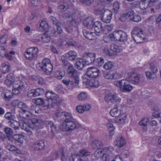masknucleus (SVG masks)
Instances as JSON below:
<instances>
[{
    "instance_id": "obj_1",
    "label": "nucleus",
    "mask_w": 161,
    "mask_h": 161,
    "mask_svg": "<svg viewBox=\"0 0 161 161\" xmlns=\"http://www.w3.org/2000/svg\"><path fill=\"white\" fill-rule=\"evenodd\" d=\"M36 68L42 70L47 75H49L52 72L53 66L49 59L45 58L43 60L42 63H39L36 64Z\"/></svg>"
},
{
    "instance_id": "obj_2",
    "label": "nucleus",
    "mask_w": 161,
    "mask_h": 161,
    "mask_svg": "<svg viewBox=\"0 0 161 161\" xmlns=\"http://www.w3.org/2000/svg\"><path fill=\"white\" fill-rule=\"evenodd\" d=\"M131 33L134 40L137 43L143 42L145 38L144 31L139 27H134Z\"/></svg>"
},
{
    "instance_id": "obj_3",
    "label": "nucleus",
    "mask_w": 161,
    "mask_h": 161,
    "mask_svg": "<svg viewBox=\"0 0 161 161\" xmlns=\"http://www.w3.org/2000/svg\"><path fill=\"white\" fill-rule=\"evenodd\" d=\"M114 84L123 92H129L133 88V86L130 84V82L127 79L115 81L114 82Z\"/></svg>"
},
{
    "instance_id": "obj_4",
    "label": "nucleus",
    "mask_w": 161,
    "mask_h": 161,
    "mask_svg": "<svg viewBox=\"0 0 161 161\" xmlns=\"http://www.w3.org/2000/svg\"><path fill=\"white\" fill-rule=\"evenodd\" d=\"M46 96L47 98V108H54L57 105V100L58 96L52 91H48L46 93Z\"/></svg>"
},
{
    "instance_id": "obj_5",
    "label": "nucleus",
    "mask_w": 161,
    "mask_h": 161,
    "mask_svg": "<svg viewBox=\"0 0 161 161\" xmlns=\"http://www.w3.org/2000/svg\"><path fill=\"white\" fill-rule=\"evenodd\" d=\"M119 111L117 108V105H115L114 107L111 109L110 111V114L111 116L114 117H118L116 122L119 124H123L124 123V121L126 119V114H121L120 113L118 114Z\"/></svg>"
},
{
    "instance_id": "obj_6",
    "label": "nucleus",
    "mask_w": 161,
    "mask_h": 161,
    "mask_svg": "<svg viewBox=\"0 0 161 161\" xmlns=\"http://www.w3.org/2000/svg\"><path fill=\"white\" fill-rule=\"evenodd\" d=\"M12 91L14 94L17 95L21 93L25 88L24 82L20 80L14 81L13 84Z\"/></svg>"
},
{
    "instance_id": "obj_7",
    "label": "nucleus",
    "mask_w": 161,
    "mask_h": 161,
    "mask_svg": "<svg viewBox=\"0 0 161 161\" xmlns=\"http://www.w3.org/2000/svg\"><path fill=\"white\" fill-rule=\"evenodd\" d=\"M29 121L30 125L29 128H28L25 130L27 132L28 135L31 136L32 135L33 133L31 130V129H33L37 130L40 129L41 126L40 122H39V120L37 119H30Z\"/></svg>"
},
{
    "instance_id": "obj_8",
    "label": "nucleus",
    "mask_w": 161,
    "mask_h": 161,
    "mask_svg": "<svg viewBox=\"0 0 161 161\" xmlns=\"http://www.w3.org/2000/svg\"><path fill=\"white\" fill-rule=\"evenodd\" d=\"M38 54V48L36 47H31L26 50L25 55L28 59L33 60L36 58Z\"/></svg>"
},
{
    "instance_id": "obj_9",
    "label": "nucleus",
    "mask_w": 161,
    "mask_h": 161,
    "mask_svg": "<svg viewBox=\"0 0 161 161\" xmlns=\"http://www.w3.org/2000/svg\"><path fill=\"white\" fill-rule=\"evenodd\" d=\"M79 77L70 78L69 79H64L62 82L70 88H73L79 84Z\"/></svg>"
},
{
    "instance_id": "obj_10",
    "label": "nucleus",
    "mask_w": 161,
    "mask_h": 161,
    "mask_svg": "<svg viewBox=\"0 0 161 161\" xmlns=\"http://www.w3.org/2000/svg\"><path fill=\"white\" fill-rule=\"evenodd\" d=\"M62 126V130L64 131L72 130L76 127V122L75 120L66 121L63 123Z\"/></svg>"
},
{
    "instance_id": "obj_11",
    "label": "nucleus",
    "mask_w": 161,
    "mask_h": 161,
    "mask_svg": "<svg viewBox=\"0 0 161 161\" xmlns=\"http://www.w3.org/2000/svg\"><path fill=\"white\" fill-rule=\"evenodd\" d=\"M126 78L127 80L133 84H137L140 81V75L133 72L128 73Z\"/></svg>"
},
{
    "instance_id": "obj_12",
    "label": "nucleus",
    "mask_w": 161,
    "mask_h": 161,
    "mask_svg": "<svg viewBox=\"0 0 161 161\" xmlns=\"http://www.w3.org/2000/svg\"><path fill=\"white\" fill-rule=\"evenodd\" d=\"M100 70L95 67H90L86 69V75L92 78H96L99 75Z\"/></svg>"
},
{
    "instance_id": "obj_13",
    "label": "nucleus",
    "mask_w": 161,
    "mask_h": 161,
    "mask_svg": "<svg viewBox=\"0 0 161 161\" xmlns=\"http://www.w3.org/2000/svg\"><path fill=\"white\" fill-rule=\"evenodd\" d=\"M104 99L105 101L113 103H119L121 100V98L116 93H110L106 94Z\"/></svg>"
},
{
    "instance_id": "obj_14",
    "label": "nucleus",
    "mask_w": 161,
    "mask_h": 161,
    "mask_svg": "<svg viewBox=\"0 0 161 161\" xmlns=\"http://www.w3.org/2000/svg\"><path fill=\"white\" fill-rule=\"evenodd\" d=\"M96 54L93 53H85L83 54V58L85 64H90L94 62L95 60Z\"/></svg>"
},
{
    "instance_id": "obj_15",
    "label": "nucleus",
    "mask_w": 161,
    "mask_h": 161,
    "mask_svg": "<svg viewBox=\"0 0 161 161\" xmlns=\"http://www.w3.org/2000/svg\"><path fill=\"white\" fill-rule=\"evenodd\" d=\"M18 106L24 112L23 117L25 119H29L31 117V114L28 112L29 110V107L25 103L20 102L18 103Z\"/></svg>"
},
{
    "instance_id": "obj_16",
    "label": "nucleus",
    "mask_w": 161,
    "mask_h": 161,
    "mask_svg": "<svg viewBox=\"0 0 161 161\" xmlns=\"http://www.w3.org/2000/svg\"><path fill=\"white\" fill-rule=\"evenodd\" d=\"M112 12L109 9H106L102 14L101 20L106 23H109L112 19Z\"/></svg>"
},
{
    "instance_id": "obj_17",
    "label": "nucleus",
    "mask_w": 161,
    "mask_h": 161,
    "mask_svg": "<svg viewBox=\"0 0 161 161\" xmlns=\"http://www.w3.org/2000/svg\"><path fill=\"white\" fill-rule=\"evenodd\" d=\"M44 93V90L41 88H37L36 90H30L27 93V95L29 97H36L42 95Z\"/></svg>"
},
{
    "instance_id": "obj_18",
    "label": "nucleus",
    "mask_w": 161,
    "mask_h": 161,
    "mask_svg": "<svg viewBox=\"0 0 161 161\" xmlns=\"http://www.w3.org/2000/svg\"><path fill=\"white\" fill-rule=\"evenodd\" d=\"M67 73L70 78L79 77L78 72L74 68L73 65H70L68 67L67 70Z\"/></svg>"
},
{
    "instance_id": "obj_19",
    "label": "nucleus",
    "mask_w": 161,
    "mask_h": 161,
    "mask_svg": "<svg viewBox=\"0 0 161 161\" xmlns=\"http://www.w3.org/2000/svg\"><path fill=\"white\" fill-rule=\"evenodd\" d=\"M83 82L86 84L88 87H97L99 85V81L96 80H91L87 79H84Z\"/></svg>"
},
{
    "instance_id": "obj_20",
    "label": "nucleus",
    "mask_w": 161,
    "mask_h": 161,
    "mask_svg": "<svg viewBox=\"0 0 161 161\" xmlns=\"http://www.w3.org/2000/svg\"><path fill=\"white\" fill-rule=\"evenodd\" d=\"M95 23L92 17H89L84 21L83 24L84 26L87 29H91L94 27Z\"/></svg>"
},
{
    "instance_id": "obj_21",
    "label": "nucleus",
    "mask_w": 161,
    "mask_h": 161,
    "mask_svg": "<svg viewBox=\"0 0 161 161\" xmlns=\"http://www.w3.org/2000/svg\"><path fill=\"white\" fill-rule=\"evenodd\" d=\"M76 25V20L73 19L70 21L68 25L64 26V27L68 33H72V32L75 30Z\"/></svg>"
},
{
    "instance_id": "obj_22",
    "label": "nucleus",
    "mask_w": 161,
    "mask_h": 161,
    "mask_svg": "<svg viewBox=\"0 0 161 161\" xmlns=\"http://www.w3.org/2000/svg\"><path fill=\"white\" fill-rule=\"evenodd\" d=\"M149 119L148 118H144L139 122V125L142 126V131L146 132L147 131V127L149 123Z\"/></svg>"
},
{
    "instance_id": "obj_23",
    "label": "nucleus",
    "mask_w": 161,
    "mask_h": 161,
    "mask_svg": "<svg viewBox=\"0 0 161 161\" xmlns=\"http://www.w3.org/2000/svg\"><path fill=\"white\" fill-rule=\"evenodd\" d=\"M56 155L57 157L60 156L61 160L62 161H67L69 157L68 153L63 148H62L58 151L56 153Z\"/></svg>"
},
{
    "instance_id": "obj_24",
    "label": "nucleus",
    "mask_w": 161,
    "mask_h": 161,
    "mask_svg": "<svg viewBox=\"0 0 161 161\" xmlns=\"http://www.w3.org/2000/svg\"><path fill=\"white\" fill-rule=\"evenodd\" d=\"M126 140L122 136L117 137L114 142V145L120 148L124 146L126 144Z\"/></svg>"
},
{
    "instance_id": "obj_25",
    "label": "nucleus",
    "mask_w": 161,
    "mask_h": 161,
    "mask_svg": "<svg viewBox=\"0 0 161 161\" xmlns=\"http://www.w3.org/2000/svg\"><path fill=\"white\" fill-rule=\"evenodd\" d=\"M103 27V24L100 22H95L93 28L97 35L99 36L102 34Z\"/></svg>"
},
{
    "instance_id": "obj_26",
    "label": "nucleus",
    "mask_w": 161,
    "mask_h": 161,
    "mask_svg": "<svg viewBox=\"0 0 161 161\" xmlns=\"http://www.w3.org/2000/svg\"><path fill=\"white\" fill-rule=\"evenodd\" d=\"M65 57L71 61H74L77 56V53L73 50L69 51L65 54Z\"/></svg>"
},
{
    "instance_id": "obj_27",
    "label": "nucleus",
    "mask_w": 161,
    "mask_h": 161,
    "mask_svg": "<svg viewBox=\"0 0 161 161\" xmlns=\"http://www.w3.org/2000/svg\"><path fill=\"white\" fill-rule=\"evenodd\" d=\"M10 66L8 62L3 63L1 64L0 69L1 72L3 74L8 73L10 69Z\"/></svg>"
},
{
    "instance_id": "obj_28",
    "label": "nucleus",
    "mask_w": 161,
    "mask_h": 161,
    "mask_svg": "<svg viewBox=\"0 0 161 161\" xmlns=\"http://www.w3.org/2000/svg\"><path fill=\"white\" fill-rule=\"evenodd\" d=\"M45 146V144L43 141H38L36 142L34 144V147L36 150H42Z\"/></svg>"
},
{
    "instance_id": "obj_29",
    "label": "nucleus",
    "mask_w": 161,
    "mask_h": 161,
    "mask_svg": "<svg viewBox=\"0 0 161 161\" xmlns=\"http://www.w3.org/2000/svg\"><path fill=\"white\" fill-rule=\"evenodd\" d=\"M13 92L8 90H4L1 94V96L6 99L8 100L11 98L13 96Z\"/></svg>"
},
{
    "instance_id": "obj_30",
    "label": "nucleus",
    "mask_w": 161,
    "mask_h": 161,
    "mask_svg": "<svg viewBox=\"0 0 161 161\" xmlns=\"http://www.w3.org/2000/svg\"><path fill=\"white\" fill-rule=\"evenodd\" d=\"M37 26L39 27V30L43 31H47L48 29V26L47 23L45 21H42L40 23L37 25Z\"/></svg>"
},
{
    "instance_id": "obj_31",
    "label": "nucleus",
    "mask_w": 161,
    "mask_h": 161,
    "mask_svg": "<svg viewBox=\"0 0 161 161\" xmlns=\"http://www.w3.org/2000/svg\"><path fill=\"white\" fill-rule=\"evenodd\" d=\"M139 7L142 9H144L148 7H151L149 0H141L139 3Z\"/></svg>"
},
{
    "instance_id": "obj_32",
    "label": "nucleus",
    "mask_w": 161,
    "mask_h": 161,
    "mask_svg": "<svg viewBox=\"0 0 161 161\" xmlns=\"http://www.w3.org/2000/svg\"><path fill=\"white\" fill-rule=\"evenodd\" d=\"M82 32L84 36L86 38L90 40H93L94 39V33L88 31L86 30H83Z\"/></svg>"
},
{
    "instance_id": "obj_33",
    "label": "nucleus",
    "mask_w": 161,
    "mask_h": 161,
    "mask_svg": "<svg viewBox=\"0 0 161 161\" xmlns=\"http://www.w3.org/2000/svg\"><path fill=\"white\" fill-rule=\"evenodd\" d=\"M0 55L2 57H5L8 59L12 58V56L9 55L7 50L3 46H0Z\"/></svg>"
},
{
    "instance_id": "obj_34",
    "label": "nucleus",
    "mask_w": 161,
    "mask_h": 161,
    "mask_svg": "<svg viewBox=\"0 0 161 161\" xmlns=\"http://www.w3.org/2000/svg\"><path fill=\"white\" fill-rule=\"evenodd\" d=\"M103 146V144L101 141L95 140L93 141L92 143V147L94 149H99Z\"/></svg>"
},
{
    "instance_id": "obj_35",
    "label": "nucleus",
    "mask_w": 161,
    "mask_h": 161,
    "mask_svg": "<svg viewBox=\"0 0 161 161\" xmlns=\"http://www.w3.org/2000/svg\"><path fill=\"white\" fill-rule=\"evenodd\" d=\"M5 147L7 149L11 151L14 152L18 154H20L21 153L20 151L13 145L7 144L6 145Z\"/></svg>"
},
{
    "instance_id": "obj_36",
    "label": "nucleus",
    "mask_w": 161,
    "mask_h": 161,
    "mask_svg": "<svg viewBox=\"0 0 161 161\" xmlns=\"http://www.w3.org/2000/svg\"><path fill=\"white\" fill-rule=\"evenodd\" d=\"M69 7V3L67 4L66 2H61L59 3L58 8L61 12L65 11L68 7Z\"/></svg>"
},
{
    "instance_id": "obj_37",
    "label": "nucleus",
    "mask_w": 161,
    "mask_h": 161,
    "mask_svg": "<svg viewBox=\"0 0 161 161\" xmlns=\"http://www.w3.org/2000/svg\"><path fill=\"white\" fill-rule=\"evenodd\" d=\"M127 36L126 33L123 32L121 37L119 40V41L124 42V44L126 46H127L129 43V42L128 41Z\"/></svg>"
},
{
    "instance_id": "obj_38",
    "label": "nucleus",
    "mask_w": 161,
    "mask_h": 161,
    "mask_svg": "<svg viewBox=\"0 0 161 161\" xmlns=\"http://www.w3.org/2000/svg\"><path fill=\"white\" fill-rule=\"evenodd\" d=\"M84 61L83 58H78L76 59V65L78 69H80L84 66Z\"/></svg>"
},
{
    "instance_id": "obj_39",
    "label": "nucleus",
    "mask_w": 161,
    "mask_h": 161,
    "mask_svg": "<svg viewBox=\"0 0 161 161\" xmlns=\"http://www.w3.org/2000/svg\"><path fill=\"white\" fill-rule=\"evenodd\" d=\"M110 49L113 52V55L117 53L120 52L122 50L118 45L112 44L110 46Z\"/></svg>"
},
{
    "instance_id": "obj_40",
    "label": "nucleus",
    "mask_w": 161,
    "mask_h": 161,
    "mask_svg": "<svg viewBox=\"0 0 161 161\" xmlns=\"http://www.w3.org/2000/svg\"><path fill=\"white\" fill-rule=\"evenodd\" d=\"M64 119L63 120L64 122L66 121H69L70 120H74L72 115L71 113L66 112H64Z\"/></svg>"
},
{
    "instance_id": "obj_41",
    "label": "nucleus",
    "mask_w": 161,
    "mask_h": 161,
    "mask_svg": "<svg viewBox=\"0 0 161 161\" xmlns=\"http://www.w3.org/2000/svg\"><path fill=\"white\" fill-rule=\"evenodd\" d=\"M113 26L111 25H107L103 26L102 34L103 33L107 34L109 32L113 29Z\"/></svg>"
},
{
    "instance_id": "obj_42",
    "label": "nucleus",
    "mask_w": 161,
    "mask_h": 161,
    "mask_svg": "<svg viewBox=\"0 0 161 161\" xmlns=\"http://www.w3.org/2000/svg\"><path fill=\"white\" fill-rule=\"evenodd\" d=\"M114 148L112 146H109L104 147L103 149V152L110 155H112V152L114 150Z\"/></svg>"
},
{
    "instance_id": "obj_43",
    "label": "nucleus",
    "mask_w": 161,
    "mask_h": 161,
    "mask_svg": "<svg viewBox=\"0 0 161 161\" xmlns=\"http://www.w3.org/2000/svg\"><path fill=\"white\" fill-rule=\"evenodd\" d=\"M87 97V94L85 92H80L77 96V99L78 100L81 101H84Z\"/></svg>"
},
{
    "instance_id": "obj_44",
    "label": "nucleus",
    "mask_w": 161,
    "mask_h": 161,
    "mask_svg": "<svg viewBox=\"0 0 161 161\" xmlns=\"http://www.w3.org/2000/svg\"><path fill=\"white\" fill-rule=\"evenodd\" d=\"M35 103L37 105H44V106L47 107L46 105L47 104V102L45 103L43 99L41 98H37L35 99Z\"/></svg>"
},
{
    "instance_id": "obj_45",
    "label": "nucleus",
    "mask_w": 161,
    "mask_h": 161,
    "mask_svg": "<svg viewBox=\"0 0 161 161\" xmlns=\"http://www.w3.org/2000/svg\"><path fill=\"white\" fill-rule=\"evenodd\" d=\"M49 19L52 21L53 25H55L56 26H59L61 25V23L58 19H57L53 16H50L49 17Z\"/></svg>"
},
{
    "instance_id": "obj_46",
    "label": "nucleus",
    "mask_w": 161,
    "mask_h": 161,
    "mask_svg": "<svg viewBox=\"0 0 161 161\" xmlns=\"http://www.w3.org/2000/svg\"><path fill=\"white\" fill-rule=\"evenodd\" d=\"M120 31H115L112 34H111V36H112L114 40H119V35H120Z\"/></svg>"
},
{
    "instance_id": "obj_47",
    "label": "nucleus",
    "mask_w": 161,
    "mask_h": 161,
    "mask_svg": "<svg viewBox=\"0 0 161 161\" xmlns=\"http://www.w3.org/2000/svg\"><path fill=\"white\" fill-rule=\"evenodd\" d=\"M10 124L9 126L14 129L15 130H19V124L17 121L13 120L12 122H10Z\"/></svg>"
},
{
    "instance_id": "obj_48",
    "label": "nucleus",
    "mask_w": 161,
    "mask_h": 161,
    "mask_svg": "<svg viewBox=\"0 0 161 161\" xmlns=\"http://www.w3.org/2000/svg\"><path fill=\"white\" fill-rule=\"evenodd\" d=\"M38 108V107L35 105H31L30 107H29V110L28 111V112L31 114H31H34V113H37L36 109Z\"/></svg>"
},
{
    "instance_id": "obj_49",
    "label": "nucleus",
    "mask_w": 161,
    "mask_h": 161,
    "mask_svg": "<svg viewBox=\"0 0 161 161\" xmlns=\"http://www.w3.org/2000/svg\"><path fill=\"white\" fill-rule=\"evenodd\" d=\"M114 66L113 63L111 61H108L105 63L103 65V68L106 70L110 69Z\"/></svg>"
},
{
    "instance_id": "obj_50",
    "label": "nucleus",
    "mask_w": 161,
    "mask_h": 161,
    "mask_svg": "<svg viewBox=\"0 0 161 161\" xmlns=\"http://www.w3.org/2000/svg\"><path fill=\"white\" fill-rule=\"evenodd\" d=\"M89 152L86 151V150L82 149L80 150L79 153V157H85L90 154Z\"/></svg>"
},
{
    "instance_id": "obj_51",
    "label": "nucleus",
    "mask_w": 161,
    "mask_h": 161,
    "mask_svg": "<svg viewBox=\"0 0 161 161\" xmlns=\"http://www.w3.org/2000/svg\"><path fill=\"white\" fill-rule=\"evenodd\" d=\"M130 19L132 21L138 22L141 20L142 18L139 15H134L132 18H130Z\"/></svg>"
},
{
    "instance_id": "obj_52",
    "label": "nucleus",
    "mask_w": 161,
    "mask_h": 161,
    "mask_svg": "<svg viewBox=\"0 0 161 161\" xmlns=\"http://www.w3.org/2000/svg\"><path fill=\"white\" fill-rule=\"evenodd\" d=\"M146 77L149 79L153 80L156 76L155 74L153 73H152L150 71H147L145 73Z\"/></svg>"
},
{
    "instance_id": "obj_53",
    "label": "nucleus",
    "mask_w": 161,
    "mask_h": 161,
    "mask_svg": "<svg viewBox=\"0 0 161 161\" xmlns=\"http://www.w3.org/2000/svg\"><path fill=\"white\" fill-rule=\"evenodd\" d=\"M150 69L153 73L156 74L158 71V69L156 64L151 63L150 65Z\"/></svg>"
},
{
    "instance_id": "obj_54",
    "label": "nucleus",
    "mask_w": 161,
    "mask_h": 161,
    "mask_svg": "<svg viewBox=\"0 0 161 161\" xmlns=\"http://www.w3.org/2000/svg\"><path fill=\"white\" fill-rule=\"evenodd\" d=\"M41 38L42 42L44 43L48 42L50 40V37L46 34L43 35Z\"/></svg>"
},
{
    "instance_id": "obj_55",
    "label": "nucleus",
    "mask_w": 161,
    "mask_h": 161,
    "mask_svg": "<svg viewBox=\"0 0 161 161\" xmlns=\"http://www.w3.org/2000/svg\"><path fill=\"white\" fill-rule=\"evenodd\" d=\"M73 161H83L82 159L78 155H72L70 157Z\"/></svg>"
},
{
    "instance_id": "obj_56",
    "label": "nucleus",
    "mask_w": 161,
    "mask_h": 161,
    "mask_svg": "<svg viewBox=\"0 0 161 161\" xmlns=\"http://www.w3.org/2000/svg\"><path fill=\"white\" fill-rule=\"evenodd\" d=\"M112 156V155H110L105 153L102 156V159L104 161H108Z\"/></svg>"
},
{
    "instance_id": "obj_57",
    "label": "nucleus",
    "mask_w": 161,
    "mask_h": 161,
    "mask_svg": "<svg viewBox=\"0 0 161 161\" xmlns=\"http://www.w3.org/2000/svg\"><path fill=\"white\" fill-rule=\"evenodd\" d=\"M56 116L58 120H63L64 119V112H58L56 114Z\"/></svg>"
},
{
    "instance_id": "obj_58",
    "label": "nucleus",
    "mask_w": 161,
    "mask_h": 161,
    "mask_svg": "<svg viewBox=\"0 0 161 161\" xmlns=\"http://www.w3.org/2000/svg\"><path fill=\"white\" fill-rule=\"evenodd\" d=\"M4 131L7 135L10 136L13 135V131L12 129L9 127H6L4 129Z\"/></svg>"
},
{
    "instance_id": "obj_59",
    "label": "nucleus",
    "mask_w": 161,
    "mask_h": 161,
    "mask_svg": "<svg viewBox=\"0 0 161 161\" xmlns=\"http://www.w3.org/2000/svg\"><path fill=\"white\" fill-rule=\"evenodd\" d=\"M113 72L112 71H109L107 72V73L104 74L103 76L106 79H112L113 78Z\"/></svg>"
},
{
    "instance_id": "obj_60",
    "label": "nucleus",
    "mask_w": 161,
    "mask_h": 161,
    "mask_svg": "<svg viewBox=\"0 0 161 161\" xmlns=\"http://www.w3.org/2000/svg\"><path fill=\"white\" fill-rule=\"evenodd\" d=\"M19 125L21 126V128L25 130H27L28 128H29L30 125L29 124V125L25 122L21 123L19 124Z\"/></svg>"
},
{
    "instance_id": "obj_61",
    "label": "nucleus",
    "mask_w": 161,
    "mask_h": 161,
    "mask_svg": "<svg viewBox=\"0 0 161 161\" xmlns=\"http://www.w3.org/2000/svg\"><path fill=\"white\" fill-rule=\"evenodd\" d=\"M111 35V34H110L108 36H105L103 38V40L105 42H108L110 41L114 40Z\"/></svg>"
},
{
    "instance_id": "obj_62",
    "label": "nucleus",
    "mask_w": 161,
    "mask_h": 161,
    "mask_svg": "<svg viewBox=\"0 0 161 161\" xmlns=\"http://www.w3.org/2000/svg\"><path fill=\"white\" fill-rule=\"evenodd\" d=\"M113 79H119L121 78L122 76L121 74L117 72H115L114 73L113 72Z\"/></svg>"
},
{
    "instance_id": "obj_63",
    "label": "nucleus",
    "mask_w": 161,
    "mask_h": 161,
    "mask_svg": "<svg viewBox=\"0 0 161 161\" xmlns=\"http://www.w3.org/2000/svg\"><path fill=\"white\" fill-rule=\"evenodd\" d=\"M104 53L107 55H108L109 56L112 55H113V52L111 50H110V49L109 48L106 47L104 49Z\"/></svg>"
},
{
    "instance_id": "obj_64",
    "label": "nucleus",
    "mask_w": 161,
    "mask_h": 161,
    "mask_svg": "<svg viewBox=\"0 0 161 161\" xmlns=\"http://www.w3.org/2000/svg\"><path fill=\"white\" fill-rule=\"evenodd\" d=\"M103 151H100V150H96L94 154V156L97 158H100L101 156L103 153Z\"/></svg>"
}]
</instances>
